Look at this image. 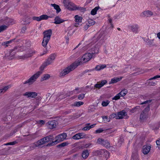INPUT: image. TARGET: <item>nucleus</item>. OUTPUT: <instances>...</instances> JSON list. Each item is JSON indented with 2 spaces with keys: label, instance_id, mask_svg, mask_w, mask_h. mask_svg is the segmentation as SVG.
Here are the masks:
<instances>
[{
  "label": "nucleus",
  "instance_id": "obj_54",
  "mask_svg": "<svg viewBox=\"0 0 160 160\" xmlns=\"http://www.w3.org/2000/svg\"><path fill=\"white\" fill-rule=\"evenodd\" d=\"M11 42H12V41L11 40H10V41H7V42H3L2 43V45H4V46L6 45V47H7V46H8V44L9 43H11Z\"/></svg>",
  "mask_w": 160,
  "mask_h": 160
},
{
  "label": "nucleus",
  "instance_id": "obj_49",
  "mask_svg": "<svg viewBox=\"0 0 160 160\" xmlns=\"http://www.w3.org/2000/svg\"><path fill=\"white\" fill-rule=\"evenodd\" d=\"M152 100H148L146 101H145L142 103L141 104H147L146 105V107L148 105L149 106V105L148 104V103H150L151 102V101Z\"/></svg>",
  "mask_w": 160,
  "mask_h": 160
},
{
  "label": "nucleus",
  "instance_id": "obj_43",
  "mask_svg": "<svg viewBox=\"0 0 160 160\" xmlns=\"http://www.w3.org/2000/svg\"><path fill=\"white\" fill-rule=\"evenodd\" d=\"M110 102L108 100H107L106 101H103L102 102V105L104 107L107 106L109 104Z\"/></svg>",
  "mask_w": 160,
  "mask_h": 160
},
{
  "label": "nucleus",
  "instance_id": "obj_55",
  "mask_svg": "<svg viewBox=\"0 0 160 160\" xmlns=\"http://www.w3.org/2000/svg\"><path fill=\"white\" fill-rule=\"evenodd\" d=\"M124 138L122 136H121L120 137L118 141V142L120 143V144H121L123 142Z\"/></svg>",
  "mask_w": 160,
  "mask_h": 160
},
{
  "label": "nucleus",
  "instance_id": "obj_18",
  "mask_svg": "<svg viewBox=\"0 0 160 160\" xmlns=\"http://www.w3.org/2000/svg\"><path fill=\"white\" fill-rule=\"evenodd\" d=\"M66 21V20L62 19L59 17H56L54 19V23L56 24H59Z\"/></svg>",
  "mask_w": 160,
  "mask_h": 160
},
{
  "label": "nucleus",
  "instance_id": "obj_38",
  "mask_svg": "<svg viewBox=\"0 0 160 160\" xmlns=\"http://www.w3.org/2000/svg\"><path fill=\"white\" fill-rule=\"evenodd\" d=\"M95 108L93 105H90L88 108V112H93L95 111Z\"/></svg>",
  "mask_w": 160,
  "mask_h": 160
},
{
  "label": "nucleus",
  "instance_id": "obj_19",
  "mask_svg": "<svg viewBox=\"0 0 160 160\" xmlns=\"http://www.w3.org/2000/svg\"><path fill=\"white\" fill-rule=\"evenodd\" d=\"M57 122L55 121H52L48 122V127L50 128H53L56 127Z\"/></svg>",
  "mask_w": 160,
  "mask_h": 160
},
{
  "label": "nucleus",
  "instance_id": "obj_36",
  "mask_svg": "<svg viewBox=\"0 0 160 160\" xmlns=\"http://www.w3.org/2000/svg\"><path fill=\"white\" fill-rule=\"evenodd\" d=\"M131 30L133 32H137L138 28V25L132 26H131Z\"/></svg>",
  "mask_w": 160,
  "mask_h": 160
},
{
  "label": "nucleus",
  "instance_id": "obj_56",
  "mask_svg": "<svg viewBox=\"0 0 160 160\" xmlns=\"http://www.w3.org/2000/svg\"><path fill=\"white\" fill-rule=\"evenodd\" d=\"M94 69H90V70H86L82 72L81 73V76L83 75L85 73H86L89 71H92V70H93Z\"/></svg>",
  "mask_w": 160,
  "mask_h": 160
},
{
  "label": "nucleus",
  "instance_id": "obj_44",
  "mask_svg": "<svg viewBox=\"0 0 160 160\" xmlns=\"http://www.w3.org/2000/svg\"><path fill=\"white\" fill-rule=\"evenodd\" d=\"M72 138L73 139L76 140L80 139V133L76 134L73 136Z\"/></svg>",
  "mask_w": 160,
  "mask_h": 160
},
{
  "label": "nucleus",
  "instance_id": "obj_57",
  "mask_svg": "<svg viewBox=\"0 0 160 160\" xmlns=\"http://www.w3.org/2000/svg\"><path fill=\"white\" fill-rule=\"evenodd\" d=\"M16 142H8L7 143L5 144V145H14L16 143Z\"/></svg>",
  "mask_w": 160,
  "mask_h": 160
},
{
  "label": "nucleus",
  "instance_id": "obj_35",
  "mask_svg": "<svg viewBox=\"0 0 160 160\" xmlns=\"http://www.w3.org/2000/svg\"><path fill=\"white\" fill-rule=\"evenodd\" d=\"M117 118V113H114L111 114L109 117V120L108 121V122H109L110 121V119L112 118H115L116 119Z\"/></svg>",
  "mask_w": 160,
  "mask_h": 160
},
{
  "label": "nucleus",
  "instance_id": "obj_20",
  "mask_svg": "<svg viewBox=\"0 0 160 160\" xmlns=\"http://www.w3.org/2000/svg\"><path fill=\"white\" fill-rule=\"evenodd\" d=\"M143 16L149 17L152 16L153 15L152 12L149 10L145 11L142 12Z\"/></svg>",
  "mask_w": 160,
  "mask_h": 160
},
{
  "label": "nucleus",
  "instance_id": "obj_62",
  "mask_svg": "<svg viewBox=\"0 0 160 160\" xmlns=\"http://www.w3.org/2000/svg\"><path fill=\"white\" fill-rule=\"evenodd\" d=\"M74 106H80V102H76L74 104Z\"/></svg>",
  "mask_w": 160,
  "mask_h": 160
},
{
  "label": "nucleus",
  "instance_id": "obj_64",
  "mask_svg": "<svg viewBox=\"0 0 160 160\" xmlns=\"http://www.w3.org/2000/svg\"><path fill=\"white\" fill-rule=\"evenodd\" d=\"M156 143L157 145L158 146H159V145L160 144V140H158L156 141Z\"/></svg>",
  "mask_w": 160,
  "mask_h": 160
},
{
  "label": "nucleus",
  "instance_id": "obj_26",
  "mask_svg": "<svg viewBox=\"0 0 160 160\" xmlns=\"http://www.w3.org/2000/svg\"><path fill=\"white\" fill-rule=\"evenodd\" d=\"M11 87L10 85L4 87L3 88L0 90V95L4 93L8 89Z\"/></svg>",
  "mask_w": 160,
  "mask_h": 160
},
{
  "label": "nucleus",
  "instance_id": "obj_7",
  "mask_svg": "<svg viewBox=\"0 0 160 160\" xmlns=\"http://www.w3.org/2000/svg\"><path fill=\"white\" fill-rule=\"evenodd\" d=\"M67 137V134L65 133L60 134L55 137L56 140L52 141L51 143L52 145H53L61 142L63 141Z\"/></svg>",
  "mask_w": 160,
  "mask_h": 160
},
{
  "label": "nucleus",
  "instance_id": "obj_12",
  "mask_svg": "<svg viewBox=\"0 0 160 160\" xmlns=\"http://www.w3.org/2000/svg\"><path fill=\"white\" fill-rule=\"evenodd\" d=\"M50 17L46 15H42L39 17H34L32 19L33 20L40 21L42 20H47Z\"/></svg>",
  "mask_w": 160,
  "mask_h": 160
},
{
  "label": "nucleus",
  "instance_id": "obj_21",
  "mask_svg": "<svg viewBox=\"0 0 160 160\" xmlns=\"http://www.w3.org/2000/svg\"><path fill=\"white\" fill-rule=\"evenodd\" d=\"M122 78L121 77L120 78L118 77L114 78L111 79V81L109 82V84L116 83L120 81L122 79Z\"/></svg>",
  "mask_w": 160,
  "mask_h": 160
},
{
  "label": "nucleus",
  "instance_id": "obj_33",
  "mask_svg": "<svg viewBox=\"0 0 160 160\" xmlns=\"http://www.w3.org/2000/svg\"><path fill=\"white\" fill-rule=\"evenodd\" d=\"M104 157H105V158H106V159H108L109 157V153L108 151L107 150H104V153H103V154Z\"/></svg>",
  "mask_w": 160,
  "mask_h": 160
},
{
  "label": "nucleus",
  "instance_id": "obj_45",
  "mask_svg": "<svg viewBox=\"0 0 160 160\" xmlns=\"http://www.w3.org/2000/svg\"><path fill=\"white\" fill-rule=\"evenodd\" d=\"M140 108L139 106H136L135 107L133 108L132 109H130V111L132 112L133 113L136 111V110L137 109L139 108Z\"/></svg>",
  "mask_w": 160,
  "mask_h": 160
},
{
  "label": "nucleus",
  "instance_id": "obj_32",
  "mask_svg": "<svg viewBox=\"0 0 160 160\" xmlns=\"http://www.w3.org/2000/svg\"><path fill=\"white\" fill-rule=\"evenodd\" d=\"M128 93V91L125 89L122 90L118 93H120V95L121 97L124 96Z\"/></svg>",
  "mask_w": 160,
  "mask_h": 160
},
{
  "label": "nucleus",
  "instance_id": "obj_50",
  "mask_svg": "<svg viewBox=\"0 0 160 160\" xmlns=\"http://www.w3.org/2000/svg\"><path fill=\"white\" fill-rule=\"evenodd\" d=\"M160 78V75H157L155 76H154V77L148 80V81H150L153 79H155L157 78Z\"/></svg>",
  "mask_w": 160,
  "mask_h": 160
},
{
  "label": "nucleus",
  "instance_id": "obj_1",
  "mask_svg": "<svg viewBox=\"0 0 160 160\" xmlns=\"http://www.w3.org/2000/svg\"><path fill=\"white\" fill-rule=\"evenodd\" d=\"M80 64V60L78 59L74 62L62 70L60 73V76H63L67 75L70 72L74 70Z\"/></svg>",
  "mask_w": 160,
  "mask_h": 160
},
{
  "label": "nucleus",
  "instance_id": "obj_25",
  "mask_svg": "<svg viewBox=\"0 0 160 160\" xmlns=\"http://www.w3.org/2000/svg\"><path fill=\"white\" fill-rule=\"evenodd\" d=\"M132 160H139L138 153L136 151L132 152Z\"/></svg>",
  "mask_w": 160,
  "mask_h": 160
},
{
  "label": "nucleus",
  "instance_id": "obj_53",
  "mask_svg": "<svg viewBox=\"0 0 160 160\" xmlns=\"http://www.w3.org/2000/svg\"><path fill=\"white\" fill-rule=\"evenodd\" d=\"M99 82H97V83L94 86V88H97L98 89H100L102 87L101 85H100V84H98V83Z\"/></svg>",
  "mask_w": 160,
  "mask_h": 160
},
{
  "label": "nucleus",
  "instance_id": "obj_28",
  "mask_svg": "<svg viewBox=\"0 0 160 160\" xmlns=\"http://www.w3.org/2000/svg\"><path fill=\"white\" fill-rule=\"evenodd\" d=\"M106 67V65L105 64L100 65H97L96 67L95 68L93 69H96L97 71H100Z\"/></svg>",
  "mask_w": 160,
  "mask_h": 160
},
{
  "label": "nucleus",
  "instance_id": "obj_42",
  "mask_svg": "<svg viewBox=\"0 0 160 160\" xmlns=\"http://www.w3.org/2000/svg\"><path fill=\"white\" fill-rule=\"evenodd\" d=\"M120 93L117 94L115 96L112 98V100H117L120 99Z\"/></svg>",
  "mask_w": 160,
  "mask_h": 160
},
{
  "label": "nucleus",
  "instance_id": "obj_30",
  "mask_svg": "<svg viewBox=\"0 0 160 160\" xmlns=\"http://www.w3.org/2000/svg\"><path fill=\"white\" fill-rule=\"evenodd\" d=\"M96 125V124H94L90 125V126H86L82 128V130L84 131L88 130L90 129L93 128Z\"/></svg>",
  "mask_w": 160,
  "mask_h": 160
},
{
  "label": "nucleus",
  "instance_id": "obj_34",
  "mask_svg": "<svg viewBox=\"0 0 160 160\" xmlns=\"http://www.w3.org/2000/svg\"><path fill=\"white\" fill-rule=\"evenodd\" d=\"M50 77V75L49 74H47L44 75L41 78V81H44L48 79Z\"/></svg>",
  "mask_w": 160,
  "mask_h": 160
},
{
  "label": "nucleus",
  "instance_id": "obj_61",
  "mask_svg": "<svg viewBox=\"0 0 160 160\" xmlns=\"http://www.w3.org/2000/svg\"><path fill=\"white\" fill-rule=\"evenodd\" d=\"M89 26L87 24L86 25H85L83 27V28L84 30H86L89 27Z\"/></svg>",
  "mask_w": 160,
  "mask_h": 160
},
{
  "label": "nucleus",
  "instance_id": "obj_48",
  "mask_svg": "<svg viewBox=\"0 0 160 160\" xmlns=\"http://www.w3.org/2000/svg\"><path fill=\"white\" fill-rule=\"evenodd\" d=\"M107 81L106 80H101V82L100 85H101L102 87L105 84L107 83Z\"/></svg>",
  "mask_w": 160,
  "mask_h": 160
},
{
  "label": "nucleus",
  "instance_id": "obj_40",
  "mask_svg": "<svg viewBox=\"0 0 160 160\" xmlns=\"http://www.w3.org/2000/svg\"><path fill=\"white\" fill-rule=\"evenodd\" d=\"M92 144L91 143H89L88 144H81V148H87L89 146L91 145Z\"/></svg>",
  "mask_w": 160,
  "mask_h": 160
},
{
  "label": "nucleus",
  "instance_id": "obj_27",
  "mask_svg": "<svg viewBox=\"0 0 160 160\" xmlns=\"http://www.w3.org/2000/svg\"><path fill=\"white\" fill-rule=\"evenodd\" d=\"M100 8L99 6L95 7L94 8L92 9L91 12V14L92 15H94L97 14L98 10L100 9Z\"/></svg>",
  "mask_w": 160,
  "mask_h": 160
},
{
  "label": "nucleus",
  "instance_id": "obj_22",
  "mask_svg": "<svg viewBox=\"0 0 160 160\" xmlns=\"http://www.w3.org/2000/svg\"><path fill=\"white\" fill-rule=\"evenodd\" d=\"M104 153V150L101 149L98 150H96L94 151L93 154L94 156H99L100 155H102Z\"/></svg>",
  "mask_w": 160,
  "mask_h": 160
},
{
  "label": "nucleus",
  "instance_id": "obj_17",
  "mask_svg": "<svg viewBox=\"0 0 160 160\" xmlns=\"http://www.w3.org/2000/svg\"><path fill=\"white\" fill-rule=\"evenodd\" d=\"M36 53V52L35 51L33 50H30L23 56V59H25L28 58L32 56L33 55L35 54Z\"/></svg>",
  "mask_w": 160,
  "mask_h": 160
},
{
  "label": "nucleus",
  "instance_id": "obj_14",
  "mask_svg": "<svg viewBox=\"0 0 160 160\" xmlns=\"http://www.w3.org/2000/svg\"><path fill=\"white\" fill-rule=\"evenodd\" d=\"M127 115V112L124 110H123L118 112V114H117V118H116V119H122L123 118V116H125Z\"/></svg>",
  "mask_w": 160,
  "mask_h": 160
},
{
  "label": "nucleus",
  "instance_id": "obj_11",
  "mask_svg": "<svg viewBox=\"0 0 160 160\" xmlns=\"http://www.w3.org/2000/svg\"><path fill=\"white\" fill-rule=\"evenodd\" d=\"M56 57V55L55 54H52L51 55L47 61L43 65L44 66V64H45V66H47L51 64L54 60Z\"/></svg>",
  "mask_w": 160,
  "mask_h": 160
},
{
  "label": "nucleus",
  "instance_id": "obj_29",
  "mask_svg": "<svg viewBox=\"0 0 160 160\" xmlns=\"http://www.w3.org/2000/svg\"><path fill=\"white\" fill-rule=\"evenodd\" d=\"M51 5L56 10L57 13L61 11V9L58 5L55 4H52Z\"/></svg>",
  "mask_w": 160,
  "mask_h": 160
},
{
  "label": "nucleus",
  "instance_id": "obj_52",
  "mask_svg": "<svg viewBox=\"0 0 160 160\" xmlns=\"http://www.w3.org/2000/svg\"><path fill=\"white\" fill-rule=\"evenodd\" d=\"M87 137L86 134L83 133L81 132V139L86 138Z\"/></svg>",
  "mask_w": 160,
  "mask_h": 160
},
{
  "label": "nucleus",
  "instance_id": "obj_47",
  "mask_svg": "<svg viewBox=\"0 0 160 160\" xmlns=\"http://www.w3.org/2000/svg\"><path fill=\"white\" fill-rule=\"evenodd\" d=\"M104 131V130L101 128H100L97 130L95 133L96 134L102 132Z\"/></svg>",
  "mask_w": 160,
  "mask_h": 160
},
{
  "label": "nucleus",
  "instance_id": "obj_59",
  "mask_svg": "<svg viewBox=\"0 0 160 160\" xmlns=\"http://www.w3.org/2000/svg\"><path fill=\"white\" fill-rule=\"evenodd\" d=\"M102 118L104 121H107L108 119V117L107 116H102Z\"/></svg>",
  "mask_w": 160,
  "mask_h": 160
},
{
  "label": "nucleus",
  "instance_id": "obj_15",
  "mask_svg": "<svg viewBox=\"0 0 160 160\" xmlns=\"http://www.w3.org/2000/svg\"><path fill=\"white\" fill-rule=\"evenodd\" d=\"M151 147L150 145H144L142 148V152L144 154H147L149 152Z\"/></svg>",
  "mask_w": 160,
  "mask_h": 160
},
{
  "label": "nucleus",
  "instance_id": "obj_24",
  "mask_svg": "<svg viewBox=\"0 0 160 160\" xmlns=\"http://www.w3.org/2000/svg\"><path fill=\"white\" fill-rule=\"evenodd\" d=\"M89 155L88 151L87 150H84L83 151L82 154V158L84 159H86Z\"/></svg>",
  "mask_w": 160,
  "mask_h": 160
},
{
  "label": "nucleus",
  "instance_id": "obj_58",
  "mask_svg": "<svg viewBox=\"0 0 160 160\" xmlns=\"http://www.w3.org/2000/svg\"><path fill=\"white\" fill-rule=\"evenodd\" d=\"M90 160H99L97 157H91Z\"/></svg>",
  "mask_w": 160,
  "mask_h": 160
},
{
  "label": "nucleus",
  "instance_id": "obj_9",
  "mask_svg": "<svg viewBox=\"0 0 160 160\" xmlns=\"http://www.w3.org/2000/svg\"><path fill=\"white\" fill-rule=\"evenodd\" d=\"M97 142L105 147L108 148L110 147V143L108 140H104L102 138H99L97 140Z\"/></svg>",
  "mask_w": 160,
  "mask_h": 160
},
{
  "label": "nucleus",
  "instance_id": "obj_4",
  "mask_svg": "<svg viewBox=\"0 0 160 160\" xmlns=\"http://www.w3.org/2000/svg\"><path fill=\"white\" fill-rule=\"evenodd\" d=\"M63 3L64 7L69 10L73 11L78 9L76 6L69 0H64Z\"/></svg>",
  "mask_w": 160,
  "mask_h": 160
},
{
  "label": "nucleus",
  "instance_id": "obj_5",
  "mask_svg": "<svg viewBox=\"0 0 160 160\" xmlns=\"http://www.w3.org/2000/svg\"><path fill=\"white\" fill-rule=\"evenodd\" d=\"M150 110V106L148 105L147 107L141 113L140 116V119L141 122H143L146 120L148 118V112Z\"/></svg>",
  "mask_w": 160,
  "mask_h": 160
},
{
  "label": "nucleus",
  "instance_id": "obj_16",
  "mask_svg": "<svg viewBox=\"0 0 160 160\" xmlns=\"http://www.w3.org/2000/svg\"><path fill=\"white\" fill-rule=\"evenodd\" d=\"M99 52V47L98 45H96L92 47L91 49V54H97Z\"/></svg>",
  "mask_w": 160,
  "mask_h": 160
},
{
  "label": "nucleus",
  "instance_id": "obj_23",
  "mask_svg": "<svg viewBox=\"0 0 160 160\" xmlns=\"http://www.w3.org/2000/svg\"><path fill=\"white\" fill-rule=\"evenodd\" d=\"M75 19V26L76 27L78 26L80 23V17L78 15H76L74 17Z\"/></svg>",
  "mask_w": 160,
  "mask_h": 160
},
{
  "label": "nucleus",
  "instance_id": "obj_39",
  "mask_svg": "<svg viewBox=\"0 0 160 160\" xmlns=\"http://www.w3.org/2000/svg\"><path fill=\"white\" fill-rule=\"evenodd\" d=\"M88 25L89 26L93 25L95 23V22L93 20L90 19H88Z\"/></svg>",
  "mask_w": 160,
  "mask_h": 160
},
{
  "label": "nucleus",
  "instance_id": "obj_8",
  "mask_svg": "<svg viewBox=\"0 0 160 160\" xmlns=\"http://www.w3.org/2000/svg\"><path fill=\"white\" fill-rule=\"evenodd\" d=\"M92 57V55L90 53H87L84 54L81 58V64L88 61Z\"/></svg>",
  "mask_w": 160,
  "mask_h": 160
},
{
  "label": "nucleus",
  "instance_id": "obj_2",
  "mask_svg": "<svg viewBox=\"0 0 160 160\" xmlns=\"http://www.w3.org/2000/svg\"><path fill=\"white\" fill-rule=\"evenodd\" d=\"M52 34V31L51 29L46 30L43 32L44 37L42 42V45L46 47L48 42Z\"/></svg>",
  "mask_w": 160,
  "mask_h": 160
},
{
  "label": "nucleus",
  "instance_id": "obj_3",
  "mask_svg": "<svg viewBox=\"0 0 160 160\" xmlns=\"http://www.w3.org/2000/svg\"><path fill=\"white\" fill-rule=\"evenodd\" d=\"M53 138L52 136H48L38 141L37 142H35L33 145L35 147H38L44 143L53 140Z\"/></svg>",
  "mask_w": 160,
  "mask_h": 160
},
{
  "label": "nucleus",
  "instance_id": "obj_10",
  "mask_svg": "<svg viewBox=\"0 0 160 160\" xmlns=\"http://www.w3.org/2000/svg\"><path fill=\"white\" fill-rule=\"evenodd\" d=\"M73 31L71 27H68L65 31V38L66 39V42L67 43H68L69 37H68L72 35L73 34Z\"/></svg>",
  "mask_w": 160,
  "mask_h": 160
},
{
  "label": "nucleus",
  "instance_id": "obj_13",
  "mask_svg": "<svg viewBox=\"0 0 160 160\" xmlns=\"http://www.w3.org/2000/svg\"><path fill=\"white\" fill-rule=\"evenodd\" d=\"M23 95L28 98H35L37 96V94L35 92H28L24 93Z\"/></svg>",
  "mask_w": 160,
  "mask_h": 160
},
{
  "label": "nucleus",
  "instance_id": "obj_51",
  "mask_svg": "<svg viewBox=\"0 0 160 160\" xmlns=\"http://www.w3.org/2000/svg\"><path fill=\"white\" fill-rule=\"evenodd\" d=\"M68 142H64L63 143H62L59 144L58 145V147H64V146H66L67 145H68Z\"/></svg>",
  "mask_w": 160,
  "mask_h": 160
},
{
  "label": "nucleus",
  "instance_id": "obj_31",
  "mask_svg": "<svg viewBox=\"0 0 160 160\" xmlns=\"http://www.w3.org/2000/svg\"><path fill=\"white\" fill-rule=\"evenodd\" d=\"M153 40L148 39V41L147 42V44L150 47L157 46L153 42Z\"/></svg>",
  "mask_w": 160,
  "mask_h": 160
},
{
  "label": "nucleus",
  "instance_id": "obj_6",
  "mask_svg": "<svg viewBox=\"0 0 160 160\" xmlns=\"http://www.w3.org/2000/svg\"><path fill=\"white\" fill-rule=\"evenodd\" d=\"M42 73L41 71H39L32 76L29 79L26 81L24 84L28 83L29 85L34 82Z\"/></svg>",
  "mask_w": 160,
  "mask_h": 160
},
{
  "label": "nucleus",
  "instance_id": "obj_60",
  "mask_svg": "<svg viewBox=\"0 0 160 160\" xmlns=\"http://www.w3.org/2000/svg\"><path fill=\"white\" fill-rule=\"evenodd\" d=\"M11 20L10 18H8L6 20L5 22L4 23L6 24H9L11 23L10 22Z\"/></svg>",
  "mask_w": 160,
  "mask_h": 160
},
{
  "label": "nucleus",
  "instance_id": "obj_37",
  "mask_svg": "<svg viewBox=\"0 0 160 160\" xmlns=\"http://www.w3.org/2000/svg\"><path fill=\"white\" fill-rule=\"evenodd\" d=\"M102 36V34H99L98 37L96 38L95 36H94L93 38V42L95 43L97 42L101 37Z\"/></svg>",
  "mask_w": 160,
  "mask_h": 160
},
{
  "label": "nucleus",
  "instance_id": "obj_63",
  "mask_svg": "<svg viewBox=\"0 0 160 160\" xmlns=\"http://www.w3.org/2000/svg\"><path fill=\"white\" fill-rule=\"evenodd\" d=\"M38 123L41 124H44L45 123V122L43 120H41L38 121Z\"/></svg>",
  "mask_w": 160,
  "mask_h": 160
},
{
  "label": "nucleus",
  "instance_id": "obj_46",
  "mask_svg": "<svg viewBox=\"0 0 160 160\" xmlns=\"http://www.w3.org/2000/svg\"><path fill=\"white\" fill-rule=\"evenodd\" d=\"M147 82L148 83V84L150 86H155L156 84V82H153L152 81H149L147 80Z\"/></svg>",
  "mask_w": 160,
  "mask_h": 160
},
{
  "label": "nucleus",
  "instance_id": "obj_41",
  "mask_svg": "<svg viewBox=\"0 0 160 160\" xmlns=\"http://www.w3.org/2000/svg\"><path fill=\"white\" fill-rule=\"evenodd\" d=\"M8 28V26L3 25L0 26V32L5 30Z\"/></svg>",
  "mask_w": 160,
  "mask_h": 160
}]
</instances>
